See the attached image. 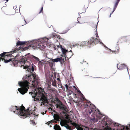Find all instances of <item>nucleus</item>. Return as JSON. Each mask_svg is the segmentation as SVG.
Listing matches in <instances>:
<instances>
[{"instance_id":"obj_12","label":"nucleus","mask_w":130,"mask_h":130,"mask_svg":"<svg viewBox=\"0 0 130 130\" xmlns=\"http://www.w3.org/2000/svg\"><path fill=\"white\" fill-rule=\"evenodd\" d=\"M118 64L117 68L120 70H122L126 68L128 71V68L124 64Z\"/></svg>"},{"instance_id":"obj_6","label":"nucleus","mask_w":130,"mask_h":130,"mask_svg":"<svg viewBox=\"0 0 130 130\" xmlns=\"http://www.w3.org/2000/svg\"><path fill=\"white\" fill-rule=\"evenodd\" d=\"M85 101L83 103L85 106V108L87 107L86 111L87 114H90L92 112L93 115L96 114V110L95 106L91 104V103L89 101L85 100Z\"/></svg>"},{"instance_id":"obj_9","label":"nucleus","mask_w":130,"mask_h":130,"mask_svg":"<svg viewBox=\"0 0 130 130\" xmlns=\"http://www.w3.org/2000/svg\"><path fill=\"white\" fill-rule=\"evenodd\" d=\"M94 38L93 37H92L91 38L89 41L90 45L92 44L93 45H95L96 44H97L98 42L99 41V39H98L99 38V37H96Z\"/></svg>"},{"instance_id":"obj_33","label":"nucleus","mask_w":130,"mask_h":130,"mask_svg":"<svg viewBox=\"0 0 130 130\" xmlns=\"http://www.w3.org/2000/svg\"><path fill=\"white\" fill-rule=\"evenodd\" d=\"M83 11L82 12V13H84L86 11V8L85 7L83 9V10L82 11Z\"/></svg>"},{"instance_id":"obj_14","label":"nucleus","mask_w":130,"mask_h":130,"mask_svg":"<svg viewBox=\"0 0 130 130\" xmlns=\"http://www.w3.org/2000/svg\"><path fill=\"white\" fill-rule=\"evenodd\" d=\"M57 107L61 109L62 110H66V108L65 107V106L62 103L60 102L59 104L57 105Z\"/></svg>"},{"instance_id":"obj_22","label":"nucleus","mask_w":130,"mask_h":130,"mask_svg":"<svg viewBox=\"0 0 130 130\" xmlns=\"http://www.w3.org/2000/svg\"><path fill=\"white\" fill-rule=\"evenodd\" d=\"M54 129L55 130H61V128L60 126L59 125H57V124L54 126Z\"/></svg>"},{"instance_id":"obj_7","label":"nucleus","mask_w":130,"mask_h":130,"mask_svg":"<svg viewBox=\"0 0 130 130\" xmlns=\"http://www.w3.org/2000/svg\"><path fill=\"white\" fill-rule=\"evenodd\" d=\"M41 44H39L36 41H34L31 42L28 47L29 48L30 47H32V48H33V49L34 50L38 49L39 48L41 50H42V48H44L45 46L43 44H42L41 46Z\"/></svg>"},{"instance_id":"obj_27","label":"nucleus","mask_w":130,"mask_h":130,"mask_svg":"<svg viewBox=\"0 0 130 130\" xmlns=\"http://www.w3.org/2000/svg\"><path fill=\"white\" fill-rule=\"evenodd\" d=\"M30 123L31 124H33V125L34 126L36 125V123L34 121V120H31L30 121Z\"/></svg>"},{"instance_id":"obj_48","label":"nucleus","mask_w":130,"mask_h":130,"mask_svg":"<svg viewBox=\"0 0 130 130\" xmlns=\"http://www.w3.org/2000/svg\"><path fill=\"white\" fill-rule=\"evenodd\" d=\"M59 37H60V36H59Z\"/></svg>"},{"instance_id":"obj_38","label":"nucleus","mask_w":130,"mask_h":130,"mask_svg":"<svg viewBox=\"0 0 130 130\" xmlns=\"http://www.w3.org/2000/svg\"><path fill=\"white\" fill-rule=\"evenodd\" d=\"M66 115V118L67 119H68L69 118V115L68 114Z\"/></svg>"},{"instance_id":"obj_37","label":"nucleus","mask_w":130,"mask_h":130,"mask_svg":"<svg viewBox=\"0 0 130 130\" xmlns=\"http://www.w3.org/2000/svg\"><path fill=\"white\" fill-rule=\"evenodd\" d=\"M78 18H77V22H76L75 23H79V24H80V23H80V22L78 21Z\"/></svg>"},{"instance_id":"obj_39","label":"nucleus","mask_w":130,"mask_h":130,"mask_svg":"<svg viewBox=\"0 0 130 130\" xmlns=\"http://www.w3.org/2000/svg\"><path fill=\"white\" fill-rule=\"evenodd\" d=\"M78 92H79L80 93L82 94H82H82V93L79 90L78 91Z\"/></svg>"},{"instance_id":"obj_42","label":"nucleus","mask_w":130,"mask_h":130,"mask_svg":"<svg viewBox=\"0 0 130 130\" xmlns=\"http://www.w3.org/2000/svg\"><path fill=\"white\" fill-rule=\"evenodd\" d=\"M24 21H25V24H23V25H25V24H26V23H27L26 22V21L25 20H24Z\"/></svg>"},{"instance_id":"obj_35","label":"nucleus","mask_w":130,"mask_h":130,"mask_svg":"<svg viewBox=\"0 0 130 130\" xmlns=\"http://www.w3.org/2000/svg\"><path fill=\"white\" fill-rule=\"evenodd\" d=\"M34 59H35L37 60H38L39 59L38 58L34 56Z\"/></svg>"},{"instance_id":"obj_10","label":"nucleus","mask_w":130,"mask_h":130,"mask_svg":"<svg viewBox=\"0 0 130 130\" xmlns=\"http://www.w3.org/2000/svg\"><path fill=\"white\" fill-rule=\"evenodd\" d=\"M26 42H21L20 41H18L17 43L16 46H17V47L15 48L14 50H15L16 48L19 49V47H21L22 48H23L24 50L22 51L21 49H20L18 51V52H19V51L20 50L21 51H23L25 50V48H23V47H22V45H23L25 44Z\"/></svg>"},{"instance_id":"obj_29","label":"nucleus","mask_w":130,"mask_h":130,"mask_svg":"<svg viewBox=\"0 0 130 130\" xmlns=\"http://www.w3.org/2000/svg\"><path fill=\"white\" fill-rule=\"evenodd\" d=\"M64 122H62L61 121L60 122V124L62 126H64L65 124H66Z\"/></svg>"},{"instance_id":"obj_17","label":"nucleus","mask_w":130,"mask_h":130,"mask_svg":"<svg viewBox=\"0 0 130 130\" xmlns=\"http://www.w3.org/2000/svg\"><path fill=\"white\" fill-rule=\"evenodd\" d=\"M90 45L89 41L82 42L80 43V45L82 46H85Z\"/></svg>"},{"instance_id":"obj_26","label":"nucleus","mask_w":130,"mask_h":130,"mask_svg":"<svg viewBox=\"0 0 130 130\" xmlns=\"http://www.w3.org/2000/svg\"><path fill=\"white\" fill-rule=\"evenodd\" d=\"M64 126L67 129L71 130V127L70 126H69V125L67 124L66 123V124Z\"/></svg>"},{"instance_id":"obj_30","label":"nucleus","mask_w":130,"mask_h":130,"mask_svg":"<svg viewBox=\"0 0 130 130\" xmlns=\"http://www.w3.org/2000/svg\"><path fill=\"white\" fill-rule=\"evenodd\" d=\"M68 94L69 95H71V94H72V93H73V91H68Z\"/></svg>"},{"instance_id":"obj_18","label":"nucleus","mask_w":130,"mask_h":130,"mask_svg":"<svg viewBox=\"0 0 130 130\" xmlns=\"http://www.w3.org/2000/svg\"><path fill=\"white\" fill-rule=\"evenodd\" d=\"M97 23L96 25L93 24L92 25V27L95 28L94 30L96 32L95 35H96V37H98V32L97 31Z\"/></svg>"},{"instance_id":"obj_36","label":"nucleus","mask_w":130,"mask_h":130,"mask_svg":"<svg viewBox=\"0 0 130 130\" xmlns=\"http://www.w3.org/2000/svg\"><path fill=\"white\" fill-rule=\"evenodd\" d=\"M53 48H54V50L55 51L57 50V48L56 47V46L54 45H53Z\"/></svg>"},{"instance_id":"obj_46","label":"nucleus","mask_w":130,"mask_h":130,"mask_svg":"<svg viewBox=\"0 0 130 130\" xmlns=\"http://www.w3.org/2000/svg\"><path fill=\"white\" fill-rule=\"evenodd\" d=\"M88 7V6H87L86 7V8H87Z\"/></svg>"},{"instance_id":"obj_32","label":"nucleus","mask_w":130,"mask_h":130,"mask_svg":"<svg viewBox=\"0 0 130 130\" xmlns=\"http://www.w3.org/2000/svg\"><path fill=\"white\" fill-rule=\"evenodd\" d=\"M47 88L49 90H51L52 89L51 87V85H49L48 86Z\"/></svg>"},{"instance_id":"obj_21","label":"nucleus","mask_w":130,"mask_h":130,"mask_svg":"<svg viewBox=\"0 0 130 130\" xmlns=\"http://www.w3.org/2000/svg\"><path fill=\"white\" fill-rule=\"evenodd\" d=\"M62 59V57H60L59 58H57L54 59H52L53 61L54 62H57L58 61H60L61 59Z\"/></svg>"},{"instance_id":"obj_11","label":"nucleus","mask_w":130,"mask_h":130,"mask_svg":"<svg viewBox=\"0 0 130 130\" xmlns=\"http://www.w3.org/2000/svg\"><path fill=\"white\" fill-rule=\"evenodd\" d=\"M65 86L67 89L69 91H73L74 89L75 90H76L77 89L74 86H71L66 84Z\"/></svg>"},{"instance_id":"obj_8","label":"nucleus","mask_w":130,"mask_h":130,"mask_svg":"<svg viewBox=\"0 0 130 130\" xmlns=\"http://www.w3.org/2000/svg\"><path fill=\"white\" fill-rule=\"evenodd\" d=\"M53 60L49 61L48 62V63L50 66V67L51 68V69L50 71V76H51L52 77L53 76V75L54 76V77H53V78H55L56 77V75L55 74V72L53 73V71H54V68L53 67Z\"/></svg>"},{"instance_id":"obj_40","label":"nucleus","mask_w":130,"mask_h":130,"mask_svg":"<svg viewBox=\"0 0 130 130\" xmlns=\"http://www.w3.org/2000/svg\"><path fill=\"white\" fill-rule=\"evenodd\" d=\"M52 37L53 38H54L55 37V36L54 35H52Z\"/></svg>"},{"instance_id":"obj_16","label":"nucleus","mask_w":130,"mask_h":130,"mask_svg":"<svg viewBox=\"0 0 130 130\" xmlns=\"http://www.w3.org/2000/svg\"><path fill=\"white\" fill-rule=\"evenodd\" d=\"M120 1V0H117L115 4L114 7V8L113 9V10L110 13V14L109 15L110 17H111V14H112L113 13V12L116 9Z\"/></svg>"},{"instance_id":"obj_45","label":"nucleus","mask_w":130,"mask_h":130,"mask_svg":"<svg viewBox=\"0 0 130 130\" xmlns=\"http://www.w3.org/2000/svg\"><path fill=\"white\" fill-rule=\"evenodd\" d=\"M50 127H51V125H50Z\"/></svg>"},{"instance_id":"obj_4","label":"nucleus","mask_w":130,"mask_h":130,"mask_svg":"<svg viewBox=\"0 0 130 130\" xmlns=\"http://www.w3.org/2000/svg\"><path fill=\"white\" fill-rule=\"evenodd\" d=\"M25 108L23 105L20 107L17 106H11L10 108L11 111H13L14 113L22 116L24 118L31 115L32 111L30 110L29 112L25 110Z\"/></svg>"},{"instance_id":"obj_47","label":"nucleus","mask_w":130,"mask_h":130,"mask_svg":"<svg viewBox=\"0 0 130 130\" xmlns=\"http://www.w3.org/2000/svg\"><path fill=\"white\" fill-rule=\"evenodd\" d=\"M8 0H6V1H7V2L8 1Z\"/></svg>"},{"instance_id":"obj_20","label":"nucleus","mask_w":130,"mask_h":130,"mask_svg":"<svg viewBox=\"0 0 130 130\" xmlns=\"http://www.w3.org/2000/svg\"><path fill=\"white\" fill-rule=\"evenodd\" d=\"M60 48L61 49L62 51V52L63 54L64 55L66 56V52L68 50H66L64 48H63L62 46H60Z\"/></svg>"},{"instance_id":"obj_28","label":"nucleus","mask_w":130,"mask_h":130,"mask_svg":"<svg viewBox=\"0 0 130 130\" xmlns=\"http://www.w3.org/2000/svg\"><path fill=\"white\" fill-rule=\"evenodd\" d=\"M62 57H64V58H62V59H61V61H60V62H61V64L63 63V62H64V59H65V60H66V57L63 56Z\"/></svg>"},{"instance_id":"obj_23","label":"nucleus","mask_w":130,"mask_h":130,"mask_svg":"<svg viewBox=\"0 0 130 130\" xmlns=\"http://www.w3.org/2000/svg\"><path fill=\"white\" fill-rule=\"evenodd\" d=\"M55 122L56 123H57V122L55 121L54 120H53L48 122H47L46 124H47L48 125H49L50 123H53Z\"/></svg>"},{"instance_id":"obj_13","label":"nucleus","mask_w":130,"mask_h":130,"mask_svg":"<svg viewBox=\"0 0 130 130\" xmlns=\"http://www.w3.org/2000/svg\"><path fill=\"white\" fill-rule=\"evenodd\" d=\"M85 100H86V99L83 94H82L81 97L78 98L76 103L79 104V102L83 103V101H85Z\"/></svg>"},{"instance_id":"obj_19","label":"nucleus","mask_w":130,"mask_h":130,"mask_svg":"<svg viewBox=\"0 0 130 130\" xmlns=\"http://www.w3.org/2000/svg\"><path fill=\"white\" fill-rule=\"evenodd\" d=\"M52 85L56 87H57V84H58V83L57 82H56V80L54 79V80H53L52 79Z\"/></svg>"},{"instance_id":"obj_5","label":"nucleus","mask_w":130,"mask_h":130,"mask_svg":"<svg viewBox=\"0 0 130 130\" xmlns=\"http://www.w3.org/2000/svg\"><path fill=\"white\" fill-rule=\"evenodd\" d=\"M13 60H12L11 62L10 63L11 64H13L15 66L17 67L19 66L21 67L22 66H23V67L24 69H27V70L29 72H30L32 73L34 71V69L33 66H29L26 65L24 66V65L26 61L28 62L26 58L25 57L22 58L21 59L19 60H15L12 59Z\"/></svg>"},{"instance_id":"obj_44","label":"nucleus","mask_w":130,"mask_h":130,"mask_svg":"<svg viewBox=\"0 0 130 130\" xmlns=\"http://www.w3.org/2000/svg\"><path fill=\"white\" fill-rule=\"evenodd\" d=\"M42 114H43V115H44V112H43V113H42Z\"/></svg>"},{"instance_id":"obj_3","label":"nucleus","mask_w":130,"mask_h":130,"mask_svg":"<svg viewBox=\"0 0 130 130\" xmlns=\"http://www.w3.org/2000/svg\"><path fill=\"white\" fill-rule=\"evenodd\" d=\"M29 94H31L32 98H34V100L35 101H41V103L43 105H44L45 103L48 102L47 93L41 88L35 89L32 92H29Z\"/></svg>"},{"instance_id":"obj_24","label":"nucleus","mask_w":130,"mask_h":130,"mask_svg":"<svg viewBox=\"0 0 130 130\" xmlns=\"http://www.w3.org/2000/svg\"><path fill=\"white\" fill-rule=\"evenodd\" d=\"M119 47L117 46L116 47V49L113 51L114 52H115V53H118L119 52Z\"/></svg>"},{"instance_id":"obj_41","label":"nucleus","mask_w":130,"mask_h":130,"mask_svg":"<svg viewBox=\"0 0 130 130\" xmlns=\"http://www.w3.org/2000/svg\"><path fill=\"white\" fill-rule=\"evenodd\" d=\"M57 80H60V79L59 78H57Z\"/></svg>"},{"instance_id":"obj_1","label":"nucleus","mask_w":130,"mask_h":130,"mask_svg":"<svg viewBox=\"0 0 130 130\" xmlns=\"http://www.w3.org/2000/svg\"><path fill=\"white\" fill-rule=\"evenodd\" d=\"M101 125L100 129L89 128L82 125V130H130V123L126 125H122L115 122H112L108 118L105 117L99 121Z\"/></svg>"},{"instance_id":"obj_34","label":"nucleus","mask_w":130,"mask_h":130,"mask_svg":"<svg viewBox=\"0 0 130 130\" xmlns=\"http://www.w3.org/2000/svg\"><path fill=\"white\" fill-rule=\"evenodd\" d=\"M57 48V50H58V48H59L60 47V46H61V45H60V46L59 45H56Z\"/></svg>"},{"instance_id":"obj_43","label":"nucleus","mask_w":130,"mask_h":130,"mask_svg":"<svg viewBox=\"0 0 130 130\" xmlns=\"http://www.w3.org/2000/svg\"><path fill=\"white\" fill-rule=\"evenodd\" d=\"M98 120L97 119H96V121H95V122H97L98 121Z\"/></svg>"},{"instance_id":"obj_31","label":"nucleus","mask_w":130,"mask_h":130,"mask_svg":"<svg viewBox=\"0 0 130 130\" xmlns=\"http://www.w3.org/2000/svg\"><path fill=\"white\" fill-rule=\"evenodd\" d=\"M43 7L42 6L41 7V10H40V11L39 12V13H43Z\"/></svg>"},{"instance_id":"obj_2","label":"nucleus","mask_w":130,"mask_h":130,"mask_svg":"<svg viewBox=\"0 0 130 130\" xmlns=\"http://www.w3.org/2000/svg\"><path fill=\"white\" fill-rule=\"evenodd\" d=\"M24 81L19 83V85L21 87L18 89L19 92L22 94H24L27 92L29 87L36 88L38 85L39 80L36 75L32 73V75L26 76Z\"/></svg>"},{"instance_id":"obj_49","label":"nucleus","mask_w":130,"mask_h":130,"mask_svg":"<svg viewBox=\"0 0 130 130\" xmlns=\"http://www.w3.org/2000/svg\"><path fill=\"white\" fill-rule=\"evenodd\" d=\"M70 51L72 52L71 50V51Z\"/></svg>"},{"instance_id":"obj_15","label":"nucleus","mask_w":130,"mask_h":130,"mask_svg":"<svg viewBox=\"0 0 130 130\" xmlns=\"http://www.w3.org/2000/svg\"><path fill=\"white\" fill-rule=\"evenodd\" d=\"M54 119L56 121H59L60 120H61V117L57 114H54L53 116Z\"/></svg>"},{"instance_id":"obj_25","label":"nucleus","mask_w":130,"mask_h":130,"mask_svg":"<svg viewBox=\"0 0 130 130\" xmlns=\"http://www.w3.org/2000/svg\"><path fill=\"white\" fill-rule=\"evenodd\" d=\"M98 112L99 115L98 116V118L99 119H100L103 116L102 115L99 110H98Z\"/></svg>"}]
</instances>
